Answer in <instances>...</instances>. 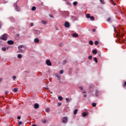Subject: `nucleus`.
Returning <instances> with one entry per match:
<instances>
[{"label": "nucleus", "mask_w": 126, "mask_h": 126, "mask_svg": "<svg viewBox=\"0 0 126 126\" xmlns=\"http://www.w3.org/2000/svg\"><path fill=\"white\" fill-rule=\"evenodd\" d=\"M89 44L90 45H91V46H93L94 43H93V41L92 40H90L89 42Z\"/></svg>", "instance_id": "nucleus-18"}, {"label": "nucleus", "mask_w": 126, "mask_h": 126, "mask_svg": "<svg viewBox=\"0 0 126 126\" xmlns=\"http://www.w3.org/2000/svg\"><path fill=\"white\" fill-rule=\"evenodd\" d=\"M8 48H9V47H7V48H6V49H7V50H8Z\"/></svg>", "instance_id": "nucleus-59"}, {"label": "nucleus", "mask_w": 126, "mask_h": 126, "mask_svg": "<svg viewBox=\"0 0 126 126\" xmlns=\"http://www.w3.org/2000/svg\"><path fill=\"white\" fill-rule=\"evenodd\" d=\"M94 62H95V63H98V60L97 59V58L94 57Z\"/></svg>", "instance_id": "nucleus-17"}, {"label": "nucleus", "mask_w": 126, "mask_h": 126, "mask_svg": "<svg viewBox=\"0 0 126 126\" xmlns=\"http://www.w3.org/2000/svg\"><path fill=\"white\" fill-rule=\"evenodd\" d=\"M1 50H2V51H3V52H5V51H6V48L2 47Z\"/></svg>", "instance_id": "nucleus-28"}, {"label": "nucleus", "mask_w": 126, "mask_h": 126, "mask_svg": "<svg viewBox=\"0 0 126 126\" xmlns=\"http://www.w3.org/2000/svg\"><path fill=\"white\" fill-rule=\"evenodd\" d=\"M110 0L111 1L112 4H113L114 5H117V4H116L115 1H114V0Z\"/></svg>", "instance_id": "nucleus-19"}, {"label": "nucleus", "mask_w": 126, "mask_h": 126, "mask_svg": "<svg viewBox=\"0 0 126 126\" xmlns=\"http://www.w3.org/2000/svg\"><path fill=\"white\" fill-rule=\"evenodd\" d=\"M18 126H21V125H22V122L20 121L18 123Z\"/></svg>", "instance_id": "nucleus-36"}, {"label": "nucleus", "mask_w": 126, "mask_h": 126, "mask_svg": "<svg viewBox=\"0 0 126 126\" xmlns=\"http://www.w3.org/2000/svg\"><path fill=\"white\" fill-rule=\"evenodd\" d=\"M13 91L14 92H17V91H18V90L17 89V88H14Z\"/></svg>", "instance_id": "nucleus-34"}, {"label": "nucleus", "mask_w": 126, "mask_h": 126, "mask_svg": "<svg viewBox=\"0 0 126 126\" xmlns=\"http://www.w3.org/2000/svg\"><path fill=\"white\" fill-rule=\"evenodd\" d=\"M58 99H59V100H60V101H62L63 97L62 96H59Z\"/></svg>", "instance_id": "nucleus-29"}, {"label": "nucleus", "mask_w": 126, "mask_h": 126, "mask_svg": "<svg viewBox=\"0 0 126 126\" xmlns=\"http://www.w3.org/2000/svg\"><path fill=\"white\" fill-rule=\"evenodd\" d=\"M58 106H61L62 105V103L59 102L58 103Z\"/></svg>", "instance_id": "nucleus-48"}, {"label": "nucleus", "mask_w": 126, "mask_h": 126, "mask_svg": "<svg viewBox=\"0 0 126 126\" xmlns=\"http://www.w3.org/2000/svg\"><path fill=\"white\" fill-rule=\"evenodd\" d=\"M72 72V68H70L69 69L68 74H71Z\"/></svg>", "instance_id": "nucleus-14"}, {"label": "nucleus", "mask_w": 126, "mask_h": 126, "mask_svg": "<svg viewBox=\"0 0 126 126\" xmlns=\"http://www.w3.org/2000/svg\"><path fill=\"white\" fill-rule=\"evenodd\" d=\"M18 59H21L22 58V55H21V54H18Z\"/></svg>", "instance_id": "nucleus-27"}, {"label": "nucleus", "mask_w": 126, "mask_h": 126, "mask_svg": "<svg viewBox=\"0 0 126 126\" xmlns=\"http://www.w3.org/2000/svg\"><path fill=\"white\" fill-rule=\"evenodd\" d=\"M55 76L58 78L59 80H61V75H58V74H55Z\"/></svg>", "instance_id": "nucleus-13"}, {"label": "nucleus", "mask_w": 126, "mask_h": 126, "mask_svg": "<svg viewBox=\"0 0 126 126\" xmlns=\"http://www.w3.org/2000/svg\"><path fill=\"white\" fill-rule=\"evenodd\" d=\"M114 32H115V33H117V31H116V28H114Z\"/></svg>", "instance_id": "nucleus-52"}, {"label": "nucleus", "mask_w": 126, "mask_h": 126, "mask_svg": "<svg viewBox=\"0 0 126 126\" xmlns=\"http://www.w3.org/2000/svg\"><path fill=\"white\" fill-rule=\"evenodd\" d=\"M92 53H93V54H94V55H96V54H97V50L94 49L92 51Z\"/></svg>", "instance_id": "nucleus-15"}, {"label": "nucleus", "mask_w": 126, "mask_h": 126, "mask_svg": "<svg viewBox=\"0 0 126 126\" xmlns=\"http://www.w3.org/2000/svg\"><path fill=\"white\" fill-rule=\"evenodd\" d=\"M35 43H39V39L35 38L34 40Z\"/></svg>", "instance_id": "nucleus-21"}, {"label": "nucleus", "mask_w": 126, "mask_h": 126, "mask_svg": "<svg viewBox=\"0 0 126 126\" xmlns=\"http://www.w3.org/2000/svg\"><path fill=\"white\" fill-rule=\"evenodd\" d=\"M67 117H64L63 119H62V123H63V124H66V123H67Z\"/></svg>", "instance_id": "nucleus-4"}, {"label": "nucleus", "mask_w": 126, "mask_h": 126, "mask_svg": "<svg viewBox=\"0 0 126 126\" xmlns=\"http://www.w3.org/2000/svg\"><path fill=\"white\" fill-rule=\"evenodd\" d=\"M101 3H102V4H105V2L104 1V0H99Z\"/></svg>", "instance_id": "nucleus-32"}, {"label": "nucleus", "mask_w": 126, "mask_h": 126, "mask_svg": "<svg viewBox=\"0 0 126 126\" xmlns=\"http://www.w3.org/2000/svg\"><path fill=\"white\" fill-rule=\"evenodd\" d=\"M32 126H37L35 124H33V125H32Z\"/></svg>", "instance_id": "nucleus-55"}, {"label": "nucleus", "mask_w": 126, "mask_h": 126, "mask_svg": "<svg viewBox=\"0 0 126 126\" xmlns=\"http://www.w3.org/2000/svg\"><path fill=\"white\" fill-rule=\"evenodd\" d=\"M84 97L85 98L86 97H87V94H84Z\"/></svg>", "instance_id": "nucleus-51"}, {"label": "nucleus", "mask_w": 126, "mask_h": 126, "mask_svg": "<svg viewBox=\"0 0 126 126\" xmlns=\"http://www.w3.org/2000/svg\"><path fill=\"white\" fill-rule=\"evenodd\" d=\"M77 109H76L74 111V115H76L77 114Z\"/></svg>", "instance_id": "nucleus-26"}, {"label": "nucleus", "mask_w": 126, "mask_h": 126, "mask_svg": "<svg viewBox=\"0 0 126 126\" xmlns=\"http://www.w3.org/2000/svg\"><path fill=\"white\" fill-rule=\"evenodd\" d=\"M67 13H68V12H66Z\"/></svg>", "instance_id": "nucleus-60"}, {"label": "nucleus", "mask_w": 126, "mask_h": 126, "mask_svg": "<svg viewBox=\"0 0 126 126\" xmlns=\"http://www.w3.org/2000/svg\"><path fill=\"white\" fill-rule=\"evenodd\" d=\"M46 112H47V113H49L50 112V108H46Z\"/></svg>", "instance_id": "nucleus-39"}, {"label": "nucleus", "mask_w": 126, "mask_h": 126, "mask_svg": "<svg viewBox=\"0 0 126 126\" xmlns=\"http://www.w3.org/2000/svg\"><path fill=\"white\" fill-rule=\"evenodd\" d=\"M67 63V61L66 60H64V61H63V64L64 65V64H65V63Z\"/></svg>", "instance_id": "nucleus-31"}, {"label": "nucleus", "mask_w": 126, "mask_h": 126, "mask_svg": "<svg viewBox=\"0 0 126 126\" xmlns=\"http://www.w3.org/2000/svg\"><path fill=\"white\" fill-rule=\"evenodd\" d=\"M46 63L49 66H51V65H52V63L51 62V61H50V60H46Z\"/></svg>", "instance_id": "nucleus-7"}, {"label": "nucleus", "mask_w": 126, "mask_h": 126, "mask_svg": "<svg viewBox=\"0 0 126 126\" xmlns=\"http://www.w3.org/2000/svg\"><path fill=\"white\" fill-rule=\"evenodd\" d=\"M32 11H34V10H36V7H35V6L32 7Z\"/></svg>", "instance_id": "nucleus-25"}, {"label": "nucleus", "mask_w": 126, "mask_h": 126, "mask_svg": "<svg viewBox=\"0 0 126 126\" xmlns=\"http://www.w3.org/2000/svg\"><path fill=\"white\" fill-rule=\"evenodd\" d=\"M41 23H42V24H43L44 25H45V24H47V21L42 20L41 21Z\"/></svg>", "instance_id": "nucleus-16"}, {"label": "nucleus", "mask_w": 126, "mask_h": 126, "mask_svg": "<svg viewBox=\"0 0 126 126\" xmlns=\"http://www.w3.org/2000/svg\"><path fill=\"white\" fill-rule=\"evenodd\" d=\"M66 101V103H68V101H69V98H66L65 99Z\"/></svg>", "instance_id": "nucleus-42"}, {"label": "nucleus", "mask_w": 126, "mask_h": 126, "mask_svg": "<svg viewBox=\"0 0 126 126\" xmlns=\"http://www.w3.org/2000/svg\"><path fill=\"white\" fill-rule=\"evenodd\" d=\"M87 92H82V93L83 94H85V93H87Z\"/></svg>", "instance_id": "nucleus-53"}, {"label": "nucleus", "mask_w": 126, "mask_h": 126, "mask_svg": "<svg viewBox=\"0 0 126 126\" xmlns=\"http://www.w3.org/2000/svg\"><path fill=\"white\" fill-rule=\"evenodd\" d=\"M82 116L83 117H86V116H87V113L86 112H84L82 114Z\"/></svg>", "instance_id": "nucleus-23"}, {"label": "nucleus", "mask_w": 126, "mask_h": 126, "mask_svg": "<svg viewBox=\"0 0 126 126\" xmlns=\"http://www.w3.org/2000/svg\"><path fill=\"white\" fill-rule=\"evenodd\" d=\"M5 95H7L8 94V92L5 91Z\"/></svg>", "instance_id": "nucleus-46"}, {"label": "nucleus", "mask_w": 126, "mask_h": 126, "mask_svg": "<svg viewBox=\"0 0 126 126\" xmlns=\"http://www.w3.org/2000/svg\"><path fill=\"white\" fill-rule=\"evenodd\" d=\"M93 107H96V103H92Z\"/></svg>", "instance_id": "nucleus-38"}, {"label": "nucleus", "mask_w": 126, "mask_h": 126, "mask_svg": "<svg viewBox=\"0 0 126 126\" xmlns=\"http://www.w3.org/2000/svg\"><path fill=\"white\" fill-rule=\"evenodd\" d=\"M51 94H53V93H52V92H51Z\"/></svg>", "instance_id": "nucleus-61"}, {"label": "nucleus", "mask_w": 126, "mask_h": 126, "mask_svg": "<svg viewBox=\"0 0 126 126\" xmlns=\"http://www.w3.org/2000/svg\"><path fill=\"white\" fill-rule=\"evenodd\" d=\"M34 26V24H33V23H31V26L32 27Z\"/></svg>", "instance_id": "nucleus-49"}, {"label": "nucleus", "mask_w": 126, "mask_h": 126, "mask_svg": "<svg viewBox=\"0 0 126 126\" xmlns=\"http://www.w3.org/2000/svg\"><path fill=\"white\" fill-rule=\"evenodd\" d=\"M1 82V78H0V82Z\"/></svg>", "instance_id": "nucleus-58"}, {"label": "nucleus", "mask_w": 126, "mask_h": 126, "mask_svg": "<svg viewBox=\"0 0 126 126\" xmlns=\"http://www.w3.org/2000/svg\"><path fill=\"white\" fill-rule=\"evenodd\" d=\"M91 16H90V14H87L86 15V17L87 18H90Z\"/></svg>", "instance_id": "nucleus-22"}, {"label": "nucleus", "mask_w": 126, "mask_h": 126, "mask_svg": "<svg viewBox=\"0 0 126 126\" xmlns=\"http://www.w3.org/2000/svg\"><path fill=\"white\" fill-rule=\"evenodd\" d=\"M12 79H13V80H15V79H16V76H13Z\"/></svg>", "instance_id": "nucleus-41"}, {"label": "nucleus", "mask_w": 126, "mask_h": 126, "mask_svg": "<svg viewBox=\"0 0 126 126\" xmlns=\"http://www.w3.org/2000/svg\"><path fill=\"white\" fill-rule=\"evenodd\" d=\"M125 85L126 86V82H125L124 84H123L124 87H125Z\"/></svg>", "instance_id": "nucleus-50"}, {"label": "nucleus", "mask_w": 126, "mask_h": 126, "mask_svg": "<svg viewBox=\"0 0 126 126\" xmlns=\"http://www.w3.org/2000/svg\"><path fill=\"white\" fill-rule=\"evenodd\" d=\"M90 18L91 20H92L93 21H94V20H95V18L94 17V16H91Z\"/></svg>", "instance_id": "nucleus-20"}, {"label": "nucleus", "mask_w": 126, "mask_h": 126, "mask_svg": "<svg viewBox=\"0 0 126 126\" xmlns=\"http://www.w3.org/2000/svg\"><path fill=\"white\" fill-rule=\"evenodd\" d=\"M95 95L96 97H98L99 95H100V91H98V90H96L95 92Z\"/></svg>", "instance_id": "nucleus-9"}, {"label": "nucleus", "mask_w": 126, "mask_h": 126, "mask_svg": "<svg viewBox=\"0 0 126 126\" xmlns=\"http://www.w3.org/2000/svg\"><path fill=\"white\" fill-rule=\"evenodd\" d=\"M7 44H8V45H13V44H14V42L12 40H8L7 41Z\"/></svg>", "instance_id": "nucleus-10"}, {"label": "nucleus", "mask_w": 126, "mask_h": 126, "mask_svg": "<svg viewBox=\"0 0 126 126\" xmlns=\"http://www.w3.org/2000/svg\"><path fill=\"white\" fill-rule=\"evenodd\" d=\"M59 46H60V47H63V43H60L59 44Z\"/></svg>", "instance_id": "nucleus-37"}, {"label": "nucleus", "mask_w": 126, "mask_h": 126, "mask_svg": "<svg viewBox=\"0 0 126 126\" xmlns=\"http://www.w3.org/2000/svg\"><path fill=\"white\" fill-rule=\"evenodd\" d=\"M33 32L34 33H35V34H36V35H40V34H41V32H40V31L38 30H33Z\"/></svg>", "instance_id": "nucleus-6"}, {"label": "nucleus", "mask_w": 126, "mask_h": 126, "mask_svg": "<svg viewBox=\"0 0 126 126\" xmlns=\"http://www.w3.org/2000/svg\"><path fill=\"white\" fill-rule=\"evenodd\" d=\"M2 111H1V110L0 109V113H2Z\"/></svg>", "instance_id": "nucleus-56"}, {"label": "nucleus", "mask_w": 126, "mask_h": 126, "mask_svg": "<svg viewBox=\"0 0 126 126\" xmlns=\"http://www.w3.org/2000/svg\"><path fill=\"white\" fill-rule=\"evenodd\" d=\"M72 36H73V37H78V34L75 33H73L72 34Z\"/></svg>", "instance_id": "nucleus-12"}, {"label": "nucleus", "mask_w": 126, "mask_h": 126, "mask_svg": "<svg viewBox=\"0 0 126 126\" xmlns=\"http://www.w3.org/2000/svg\"><path fill=\"white\" fill-rule=\"evenodd\" d=\"M69 26H70L69 23L68 22H65L64 24V27H66V28H68Z\"/></svg>", "instance_id": "nucleus-8"}, {"label": "nucleus", "mask_w": 126, "mask_h": 126, "mask_svg": "<svg viewBox=\"0 0 126 126\" xmlns=\"http://www.w3.org/2000/svg\"><path fill=\"white\" fill-rule=\"evenodd\" d=\"M14 7H15L16 11H20V8L18 7V6H17V4H16V3H14Z\"/></svg>", "instance_id": "nucleus-5"}, {"label": "nucleus", "mask_w": 126, "mask_h": 126, "mask_svg": "<svg viewBox=\"0 0 126 126\" xmlns=\"http://www.w3.org/2000/svg\"><path fill=\"white\" fill-rule=\"evenodd\" d=\"M60 74H63V70H60Z\"/></svg>", "instance_id": "nucleus-35"}, {"label": "nucleus", "mask_w": 126, "mask_h": 126, "mask_svg": "<svg viewBox=\"0 0 126 126\" xmlns=\"http://www.w3.org/2000/svg\"><path fill=\"white\" fill-rule=\"evenodd\" d=\"M18 48L20 51H18V53H23L26 50L24 45H19Z\"/></svg>", "instance_id": "nucleus-2"}, {"label": "nucleus", "mask_w": 126, "mask_h": 126, "mask_svg": "<svg viewBox=\"0 0 126 126\" xmlns=\"http://www.w3.org/2000/svg\"><path fill=\"white\" fill-rule=\"evenodd\" d=\"M0 40H3V41H6L7 40V34L4 33L0 37Z\"/></svg>", "instance_id": "nucleus-3"}, {"label": "nucleus", "mask_w": 126, "mask_h": 126, "mask_svg": "<svg viewBox=\"0 0 126 126\" xmlns=\"http://www.w3.org/2000/svg\"><path fill=\"white\" fill-rule=\"evenodd\" d=\"M124 34L123 33H122V34H121V32H119L117 33V35L118 37V38H119L118 40H119V42L120 44H123V43H125V39H122V41L120 40H121V39H120V38L123 37V36H124Z\"/></svg>", "instance_id": "nucleus-1"}, {"label": "nucleus", "mask_w": 126, "mask_h": 126, "mask_svg": "<svg viewBox=\"0 0 126 126\" xmlns=\"http://www.w3.org/2000/svg\"><path fill=\"white\" fill-rule=\"evenodd\" d=\"M50 17H53V16L52 15H50Z\"/></svg>", "instance_id": "nucleus-57"}, {"label": "nucleus", "mask_w": 126, "mask_h": 126, "mask_svg": "<svg viewBox=\"0 0 126 126\" xmlns=\"http://www.w3.org/2000/svg\"><path fill=\"white\" fill-rule=\"evenodd\" d=\"M95 31H96V30L95 29H93V32H95Z\"/></svg>", "instance_id": "nucleus-54"}, {"label": "nucleus", "mask_w": 126, "mask_h": 126, "mask_svg": "<svg viewBox=\"0 0 126 126\" xmlns=\"http://www.w3.org/2000/svg\"><path fill=\"white\" fill-rule=\"evenodd\" d=\"M34 109H38L39 108V104L38 103H35L34 104Z\"/></svg>", "instance_id": "nucleus-11"}, {"label": "nucleus", "mask_w": 126, "mask_h": 126, "mask_svg": "<svg viewBox=\"0 0 126 126\" xmlns=\"http://www.w3.org/2000/svg\"><path fill=\"white\" fill-rule=\"evenodd\" d=\"M1 25H2V23L1 22H0V28H1Z\"/></svg>", "instance_id": "nucleus-45"}, {"label": "nucleus", "mask_w": 126, "mask_h": 126, "mask_svg": "<svg viewBox=\"0 0 126 126\" xmlns=\"http://www.w3.org/2000/svg\"><path fill=\"white\" fill-rule=\"evenodd\" d=\"M41 122L43 123V124H46L47 123V121L44 119H42Z\"/></svg>", "instance_id": "nucleus-24"}, {"label": "nucleus", "mask_w": 126, "mask_h": 126, "mask_svg": "<svg viewBox=\"0 0 126 126\" xmlns=\"http://www.w3.org/2000/svg\"><path fill=\"white\" fill-rule=\"evenodd\" d=\"M73 5H74V6H75V5H77V1H74L73 3Z\"/></svg>", "instance_id": "nucleus-30"}, {"label": "nucleus", "mask_w": 126, "mask_h": 126, "mask_svg": "<svg viewBox=\"0 0 126 126\" xmlns=\"http://www.w3.org/2000/svg\"><path fill=\"white\" fill-rule=\"evenodd\" d=\"M79 88L80 89V90H83V88L82 87V86H80Z\"/></svg>", "instance_id": "nucleus-43"}, {"label": "nucleus", "mask_w": 126, "mask_h": 126, "mask_svg": "<svg viewBox=\"0 0 126 126\" xmlns=\"http://www.w3.org/2000/svg\"><path fill=\"white\" fill-rule=\"evenodd\" d=\"M20 119H21V117H20V116H18L17 117V119L18 120H20Z\"/></svg>", "instance_id": "nucleus-47"}, {"label": "nucleus", "mask_w": 126, "mask_h": 126, "mask_svg": "<svg viewBox=\"0 0 126 126\" xmlns=\"http://www.w3.org/2000/svg\"><path fill=\"white\" fill-rule=\"evenodd\" d=\"M111 21V18H108V19H107V21L108 22H110V21Z\"/></svg>", "instance_id": "nucleus-44"}, {"label": "nucleus", "mask_w": 126, "mask_h": 126, "mask_svg": "<svg viewBox=\"0 0 126 126\" xmlns=\"http://www.w3.org/2000/svg\"><path fill=\"white\" fill-rule=\"evenodd\" d=\"M89 60H91L92 59V56L90 55L88 57Z\"/></svg>", "instance_id": "nucleus-40"}, {"label": "nucleus", "mask_w": 126, "mask_h": 126, "mask_svg": "<svg viewBox=\"0 0 126 126\" xmlns=\"http://www.w3.org/2000/svg\"><path fill=\"white\" fill-rule=\"evenodd\" d=\"M98 44H99V42L98 41H95L94 42V44L96 45V46H97V45H98Z\"/></svg>", "instance_id": "nucleus-33"}]
</instances>
